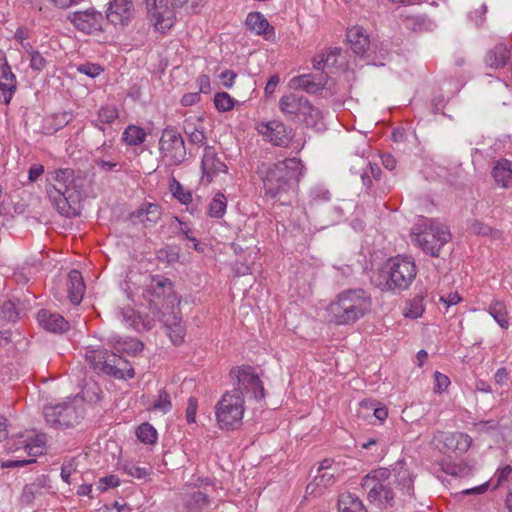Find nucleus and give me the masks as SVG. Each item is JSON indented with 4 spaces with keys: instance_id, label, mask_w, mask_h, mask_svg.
I'll return each mask as SVG.
<instances>
[{
    "instance_id": "obj_1",
    "label": "nucleus",
    "mask_w": 512,
    "mask_h": 512,
    "mask_svg": "<svg viewBox=\"0 0 512 512\" xmlns=\"http://www.w3.org/2000/svg\"><path fill=\"white\" fill-rule=\"evenodd\" d=\"M303 165L297 158H288L271 164H263L260 168L264 195L267 199L279 201L281 204L290 202L293 192L302 174Z\"/></svg>"
},
{
    "instance_id": "obj_2",
    "label": "nucleus",
    "mask_w": 512,
    "mask_h": 512,
    "mask_svg": "<svg viewBox=\"0 0 512 512\" xmlns=\"http://www.w3.org/2000/svg\"><path fill=\"white\" fill-rule=\"evenodd\" d=\"M370 296L362 289H348L339 293L327 307L328 321L349 325L364 317L371 309Z\"/></svg>"
},
{
    "instance_id": "obj_3",
    "label": "nucleus",
    "mask_w": 512,
    "mask_h": 512,
    "mask_svg": "<svg viewBox=\"0 0 512 512\" xmlns=\"http://www.w3.org/2000/svg\"><path fill=\"white\" fill-rule=\"evenodd\" d=\"M47 195L57 211L70 216L74 210L72 204L80 199L72 169H58L47 175Z\"/></svg>"
},
{
    "instance_id": "obj_4",
    "label": "nucleus",
    "mask_w": 512,
    "mask_h": 512,
    "mask_svg": "<svg viewBox=\"0 0 512 512\" xmlns=\"http://www.w3.org/2000/svg\"><path fill=\"white\" fill-rule=\"evenodd\" d=\"M278 106L288 121L303 124L307 127L315 126L322 117L317 107L305 96L297 93L283 95Z\"/></svg>"
},
{
    "instance_id": "obj_5",
    "label": "nucleus",
    "mask_w": 512,
    "mask_h": 512,
    "mask_svg": "<svg viewBox=\"0 0 512 512\" xmlns=\"http://www.w3.org/2000/svg\"><path fill=\"white\" fill-rule=\"evenodd\" d=\"M46 423L56 429H71L79 425L84 418V408L81 400L71 399L43 408Z\"/></svg>"
},
{
    "instance_id": "obj_6",
    "label": "nucleus",
    "mask_w": 512,
    "mask_h": 512,
    "mask_svg": "<svg viewBox=\"0 0 512 512\" xmlns=\"http://www.w3.org/2000/svg\"><path fill=\"white\" fill-rule=\"evenodd\" d=\"M85 356L95 370H100L116 379H131L134 377L135 372L132 365L116 352L97 349L87 351Z\"/></svg>"
},
{
    "instance_id": "obj_7",
    "label": "nucleus",
    "mask_w": 512,
    "mask_h": 512,
    "mask_svg": "<svg viewBox=\"0 0 512 512\" xmlns=\"http://www.w3.org/2000/svg\"><path fill=\"white\" fill-rule=\"evenodd\" d=\"M386 288L391 291H402L409 288L417 275L414 260L408 256L398 255L389 259L386 265Z\"/></svg>"
},
{
    "instance_id": "obj_8",
    "label": "nucleus",
    "mask_w": 512,
    "mask_h": 512,
    "mask_svg": "<svg viewBox=\"0 0 512 512\" xmlns=\"http://www.w3.org/2000/svg\"><path fill=\"white\" fill-rule=\"evenodd\" d=\"M244 398L240 389L225 393L216 405V418L221 428L235 429L243 418Z\"/></svg>"
},
{
    "instance_id": "obj_9",
    "label": "nucleus",
    "mask_w": 512,
    "mask_h": 512,
    "mask_svg": "<svg viewBox=\"0 0 512 512\" xmlns=\"http://www.w3.org/2000/svg\"><path fill=\"white\" fill-rule=\"evenodd\" d=\"M144 297L158 314L163 312V309H173L175 303L179 302L173 291V283L170 279L161 275L151 276Z\"/></svg>"
},
{
    "instance_id": "obj_10",
    "label": "nucleus",
    "mask_w": 512,
    "mask_h": 512,
    "mask_svg": "<svg viewBox=\"0 0 512 512\" xmlns=\"http://www.w3.org/2000/svg\"><path fill=\"white\" fill-rule=\"evenodd\" d=\"M451 234L445 225L432 220L422 231L412 234V241L416 243L426 254L437 257L442 246L448 243Z\"/></svg>"
},
{
    "instance_id": "obj_11",
    "label": "nucleus",
    "mask_w": 512,
    "mask_h": 512,
    "mask_svg": "<svg viewBox=\"0 0 512 512\" xmlns=\"http://www.w3.org/2000/svg\"><path fill=\"white\" fill-rule=\"evenodd\" d=\"M159 151L167 165L176 166L186 159V148L182 135L173 127L162 131L159 140Z\"/></svg>"
},
{
    "instance_id": "obj_12",
    "label": "nucleus",
    "mask_w": 512,
    "mask_h": 512,
    "mask_svg": "<svg viewBox=\"0 0 512 512\" xmlns=\"http://www.w3.org/2000/svg\"><path fill=\"white\" fill-rule=\"evenodd\" d=\"M229 375L232 380L235 379L237 381L235 389L242 391V398L244 394L250 395L257 400L264 398V387L254 368L250 366L236 367L230 371Z\"/></svg>"
},
{
    "instance_id": "obj_13",
    "label": "nucleus",
    "mask_w": 512,
    "mask_h": 512,
    "mask_svg": "<svg viewBox=\"0 0 512 512\" xmlns=\"http://www.w3.org/2000/svg\"><path fill=\"white\" fill-rule=\"evenodd\" d=\"M148 14L156 30L164 33L174 23V9L170 0H147Z\"/></svg>"
},
{
    "instance_id": "obj_14",
    "label": "nucleus",
    "mask_w": 512,
    "mask_h": 512,
    "mask_svg": "<svg viewBox=\"0 0 512 512\" xmlns=\"http://www.w3.org/2000/svg\"><path fill=\"white\" fill-rule=\"evenodd\" d=\"M290 86L294 89L304 90L310 94H315L320 90L328 91L329 95H333L337 92L334 81L324 74H303L293 77L290 80Z\"/></svg>"
},
{
    "instance_id": "obj_15",
    "label": "nucleus",
    "mask_w": 512,
    "mask_h": 512,
    "mask_svg": "<svg viewBox=\"0 0 512 512\" xmlns=\"http://www.w3.org/2000/svg\"><path fill=\"white\" fill-rule=\"evenodd\" d=\"M73 25L80 31L91 34L102 30L103 16L94 9L75 12L71 18Z\"/></svg>"
},
{
    "instance_id": "obj_16",
    "label": "nucleus",
    "mask_w": 512,
    "mask_h": 512,
    "mask_svg": "<svg viewBox=\"0 0 512 512\" xmlns=\"http://www.w3.org/2000/svg\"><path fill=\"white\" fill-rule=\"evenodd\" d=\"M201 168L203 171L202 179L206 180L207 183H211L218 174L227 172L226 164L220 160L212 146L204 148Z\"/></svg>"
},
{
    "instance_id": "obj_17",
    "label": "nucleus",
    "mask_w": 512,
    "mask_h": 512,
    "mask_svg": "<svg viewBox=\"0 0 512 512\" xmlns=\"http://www.w3.org/2000/svg\"><path fill=\"white\" fill-rule=\"evenodd\" d=\"M134 16L132 0H114L110 3L106 18L114 26H125Z\"/></svg>"
},
{
    "instance_id": "obj_18",
    "label": "nucleus",
    "mask_w": 512,
    "mask_h": 512,
    "mask_svg": "<svg viewBox=\"0 0 512 512\" xmlns=\"http://www.w3.org/2000/svg\"><path fill=\"white\" fill-rule=\"evenodd\" d=\"M161 321L163 322L166 334L174 345H180L184 342L186 329L182 323V318L179 312L174 308L171 312H161Z\"/></svg>"
},
{
    "instance_id": "obj_19",
    "label": "nucleus",
    "mask_w": 512,
    "mask_h": 512,
    "mask_svg": "<svg viewBox=\"0 0 512 512\" xmlns=\"http://www.w3.org/2000/svg\"><path fill=\"white\" fill-rule=\"evenodd\" d=\"M258 132L275 146H286L289 142L287 128L281 121L263 122L258 126Z\"/></svg>"
},
{
    "instance_id": "obj_20",
    "label": "nucleus",
    "mask_w": 512,
    "mask_h": 512,
    "mask_svg": "<svg viewBox=\"0 0 512 512\" xmlns=\"http://www.w3.org/2000/svg\"><path fill=\"white\" fill-rule=\"evenodd\" d=\"M16 76L8 62L0 63V103L9 104L16 91Z\"/></svg>"
},
{
    "instance_id": "obj_21",
    "label": "nucleus",
    "mask_w": 512,
    "mask_h": 512,
    "mask_svg": "<svg viewBox=\"0 0 512 512\" xmlns=\"http://www.w3.org/2000/svg\"><path fill=\"white\" fill-rule=\"evenodd\" d=\"M246 26L249 30L257 35H262L266 40L275 39L274 27L270 25L268 20L260 12H251L246 17Z\"/></svg>"
},
{
    "instance_id": "obj_22",
    "label": "nucleus",
    "mask_w": 512,
    "mask_h": 512,
    "mask_svg": "<svg viewBox=\"0 0 512 512\" xmlns=\"http://www.w3.org/2000/svg\"><path fill=\"white\" fill-rule=\"evenodd\" d=\"M23 436H20L19 440H9L6 443V448L8 452H17L23 450L28 456L35 457L43 453V446L45 444V437L43 435H38L35 439V442H28V440H23Z\"/></svg>"
},
{
    "instance_id": "obj_23",
    "label": "nucleus",
    "mask_w": 512,
    "mask_h": 512,
    "mask_svg": "<svg viewBox=\"0 0 512 512\" xmlns=\"http://www.w3.org/2000/svg\"><path fill=\"white\" fill-rule=\"evenodd\" d=\"M494 479H492L490 482L484 483L482 485H479L477 487L466 489L463 491L464 494H482L484 493L489 485H492L493 489H496L498 487H503L506 484H509L512 481V466L506 465L501 469H498L497 472L494 475ZM509 487V485H507Z\"/></svg>"
},
{
    "instance_id": "obj_24",
    "label": "nucleus",
    "mask_w": 512,
    "mask_h": 512,
    "mask_svg": "<svg viewBox=\"0 0 512 512\" xmlns=\"http://www.w3.org/2000/svg\"><path fill=\"white\" fill-rule=\"evenodd\" d=\"M369 488L368 499L381 508L391 507L394 504V493L388 485L380 482L374 483Z\"/></svg>"
},
{
    "instance_id": "obj_25",
    "label": "nucleus",
    "mask_w": 512,
    "mask_h": 512,
    "mask_svg": "<svg viewBox=\"0 0 512 512\" xmlns=\"http://www.w3.org/2000/svg\"><path fill=\"white\" fill-rule=\"evenodd\" d=\"M39 324L46 330L61 333L69 328V323L57 313H52L48 310H40L37 315Z\"/></svg>"
},
{
    "instance_id": "obj_26",
    "label": "nucleus",
    "mask_w": 512,
    "mask_h": 512,
    "mask_svg": "<svg viewBox=\"0 0 512 512\" xmlns=\"http://www.w3.org/2000/svg\"><path fill=\"white\" fill-rule=\"evenodd\" d=\"M492 177L495 182L503 187L508 188L512 186V161L508 159H500L494 163L492 168Z\"/></svg>"
},
{
    "instance_id": "obj_27",
    "label": "nucleus",
    "mask_w": 512,
    "mask_h": 512,
    "mask_svg": "<svg viewBox=\"0 0 512 512\" xmlns=\"http://www.w3.org/2000/svg\"><path fill=\"white\" fill-rule=\"evenodd\" d=\"M346 37L356 54L363 55L368 50L370 44L369 37L362 27L356 26L348 29Z\"/></svg>"
},
{
    "instance_id": "obj_28",
    "label": "nucleus",
    "mask_w": 512,
    "mask_h": 512,
    "mask_svg": "<svg viewBox=\"0 0 512 512\" xmlns=\"http://www.w3.org/2000/svg\"><path fill=\"white\" fill-rule=\"evenodd\" d=\"M68 297L72 304L78 305L85 291V284L81 273L78 270H71L68 274Z\"/></svg>"
},
{
    "instance_id": "obj_29",
    "label": "nucleus",
    "mask_w": 512,
    "mask_h": 512,
    "mask_svg": "<svg viewBox=\"0 0 512 512\" xmlns=\"http://www.w3.org/2000/svg\"><path fill=\"white\" fill-rule=\"evenodd\" d=\"M183 502L190 512H201L208 506V497L197 488L191 487L185 492Z\"/></svg>"
},
{
    "instance_id": "obj_30",
    "label": "nucleus",
    "mask_w": 512,
    "mask_h": 512,
    "mask_svg": "<svg viewBox=\"0 0 512 512\" xmlns=\"http://www.w3.org/2000/svg\"><path fill=\"white\" fill-rule=\"evenodd\" d=\"M161 214V207L158 204L144 203L132 215L142 223L153 225L160 220Z\"/></svg>"
},
{
    "instance_id": "obj_31",
    "label": "nucleus",
    "mask_w": 512,
    "mask_h": 512,
    "mask_svg": "<svg viewBox=\"0 0 512 512\" xmlns=\"http://www.w3.org/2000/svg\"><path fill=\"white\" fill-rule=\"evenodd\" d=\"M114 352L118 353H127L135 355L138 352L143 350V344L132 338L122 339L118 336H113L109 340Z\"/></svg>"
},
{
    "instance_id": "obj_32",
    "label": "nucleus",
    "mask_w": 512,
    "mask_h": 512,
    "mask_svg": "<svg viewBox=\"0 0 512 512\" xmlns=\"http://www.w3.org/2000/svg\"><path fill=\"white\" fill-rule=\"evenodd\" d=\"M510 58V50L505 44H498L488 51L485 57V63L491 68H500L506 65Z\"/></svg>"
},
{
    "instance_id": "obj_33",
    "label": "nucleus",
    "mask_w": 512,
    "mask_h": 512,
    "mask_svg": "<svg viewBox=\"0 0 512 512\" xmlns=\"http://www.w3.org/2000/svg\"><path fill=\"white\" fill-rule=\"evenodd\" d=\"M119 118L118 109L112 105L100 107L97 111V119L91 121V125L98 128L102 132L105 131L103 124H112Z\"/></svg>"
},
{
    "instance_id": "obj_34",
    "label": "nucleus",
    "mask_w": 512,
    "mask_h": 512,
    "mask_svg": "<svg viewBox=\"0 0 512 512\" xmlns=\"http://www.w3.org/2000/svg\"><path fill=\"white\" fill-rule=\"evenodd\" d=\"M339 512H367L362 501L351 493H343L338 499Z\"/></svg>"
},
{
    "instance_id": "obj_35",
    "label": "nucleus",
    "mask_w": 512,
    "mask_h": 512,
    "mask_svg": "<svg viewBox=\"0 0 512 512\" xmlns=\"http://www.w3.org/2000/svg\"><path fill=\"white\" fill-rule=\"evenodd\" d=\"M425 311L424 296L416 295L412 299L406 301L403 314L407 318L417 319L422 316Z\"/></svg>"
},
{
    "instance_id": "obj_36",
    "label": "nucleus",
    "mask_w": 512,
    "mask_h": 512,
    "mask_svg": "<svg viewBox=\"0 0 512 512\" xmlns=\"http://www.w3.org/2000/svg\"><path fill=\"white\" fill-rule=\"evenodd\" d=\"M146 132L143 128L136 125H129L123 132V141L131 146L142 144L146 139Z\"/></svg>"
},
{
    "instance_id": "obj_37",
    "label": "nucleus",
    "mask_w": 512,
    "mask_h": 512,
    "mask_svg": "<svg viewBox=\"0 0 512 512\" xmlns=\"http://www.w3.org/2000/svg\"><path fill=\"white\" fill-rule=\"evenodd\" d=\"M227 199L223 193H216L208 206V215L213 218H222L226 212Z\"/></svg>"
},
{
    "instance_id": "obj_38",
    "label": "nucleus",
    "mask_w": 512,
    "mask_h": 512,
    "mask_svg": "<svg viewBox=\"0 0 512 512\" xmlns=\"http://www.w3.org/2000/svg\"><path fill=\"white\" fill-rule=\"evenodd\" d=\"M488 312L502 328H508L507 310L503 302L499 300L493 301L489 306Z\"/></svg>"
},
{
    "instance_id": "obj_39",
    "label": "nucleus",
    "mask_w": 512,
    "mask_h": 512,
    "mask_svg": "<svg viewBox=\"0 0 512 512\" xmlns=\"http://www.w3.org/2000/svg\"><path fill=\"white\" fill-rule=\"evenodd\" d=\"M43 485L40 482H33L24 486L20 500L25 505H30L42 494Z\"/></svg>"
},
{
    "instance_id": "obj_40",
    "label": "nucleus",
    "mask_w": 512,
    "mask_h": 512,
    "mask_svg": "<svg viewBox=\"0 0 512 512\" xmlns=\"http://www.w3.org/2000/svg\"><path fill=\"white\" fill-rule=\"evenodd\" d=\"M169 188L173 196L179 200L182 204H189L192 202V193L186 190L183 185L178 182L175 178H171L169 181Z\"/></svg>"
},
{
    "instance_id": "obj_41",
    "label": "nucleus",
    "mask_w": 512,
    "mask_h": 512,
    "mask_svg": "<svg viewBox=\"0 0 512 512\" xmlns=\"http://www.w3.org/2000/svg\"><path fill=\"white\" fill-rule=\"evenodd\" d=\"M171 408L172 403L170 395L167 393L166 390L161 389L149 409L152 411H157L166 414L171 410Z\"/></svg>"
},
{
    "instance_id": "obj_42",
    "label": "nucleus",
    "mask_w": 512,
    "mask_h": 512,
    "mask_svg": "<svg viewBox=\"0 0 512 512\" xmlns=\"http://www.w3.org/2000/svg\"><path fill=\"white\" fill-rule=\"evenodd\" d=\"M137 438L145 444H153L157 440V431L149 423H142L136 430Z\"/></svg>"
},
{
    "instance_id": "obj_43",
    "label": "nucleus",
    "mask_w": 512,
    "mask_h": 512,
    "mask_svg": "<svg viewBox=\"0 0 512 512\" xmlns=\"http://www.w3.org/2000/svg\"><path fill=\"white\" fill-rule=\"evenodd\" d=\"M394 482L397 483V486L402 491L403 495H412L413 492V479L408 470H401L397 475H395Z\"/></svg>"
},
{
    "instance_id": "obj_44",
    "label": "nucleus",
    "mask_w": 512,
    "mask_h": 512,
    "mask_svg": "<svg viewBox=\"0 0 512 512\" xmlns=\"http://www.w3.org/2000/svg\"><path fill=\"white\" fill-rule=\"evenodd\" d=\"M390 476L391 472L389 469L379 468L377 470L372 471L365 477L362 486L368 488L371 487L376 482L384 483L386 480L390 478Z\"/></svg>"
},
{
    "instance_id": "obj_45",
    "label": "nucleus",
    "mask_w": 512,
    "mask_h": 512,
    "mask_svg": "<svg viewBox=\"0 0 512 512\" xmlns=\"http://www.w3.org/2000/svg\"><path fill=\"white\" fill-rule=\"evenodd\" d=\"M23 46L30 55L31 69L37 72L42 71L47 65V61L44 56L39 51L34 50L30 44Z\"/></svg>"
},
{
    "instance_id": "obj_46",
    "label": "nucleus",
    "mask_w": 512,
    "mask_h": 512,
    "mask_svg": "<svg viewBox=\"0 0 512 512\" xmlns=\"http://www.w3.org/2000/svg\"><path fill=\"white\" fill-rule=\"evenodd\" d=\"M215 107L221 112H227L233 109L234 99L226 92L217 93L214 97Z\"/></svg>"
},
{
    "instance_id": "obj_47",
    "label": "nucleus",
    "mask_w": 512,
    "mask_h": 512,
    "mask_svg": "<svg viewBox=\"0 0 512 512\" xmlns=\"http://www.w3.org/2000/svg\"><path fill=\"white\" fill-rule=\"evenodd\" d=\"M399 17L403 21L406 28L414 31L421 30L425 25V18L422 16L400 13Z\"/></svg>"
},
{
    "instance_id": "obj_48",
    "label": "nucleus",
    "mask_w": 512,
    "mask_h": 512,
    "mask_svg": "<svg viewBox=\"0 0 512 512\" xmlns=\"http://www.w3.org/2000/svg\"><path fill=\"white\" fill-rule=\"evenodd\" d=\"M310 206H316L322 202H328L331 198L330 192L326 189L315 188L310 192Z\"/></svg>"
},
{
    "instance_id": "obj_49",
    "label": "nucleus",
    "mask_w": 512,
    "mask_h": 512,
    "mask_svg": "<svg viewBox=\"0 0 512 512\" xmlns=\"http://www.w3.org/2000/svg\"><path fill=\"white\" fill-rule=\"evenodd\" d=\"M455 446H454V452L456 453H464L466 452L470 446H471V438L469 435L455 432Z\"/></svg>"
},
{
    "instance_id": "obj_50",
    "label": "nucleus",
    "mask_w": 512,
    "mask_h": 512,
    "mask_svg": "<svg viewBox=\"0 0 512 512\" xmlns=\"http://www.w3.org/2000/svg\"><path fill=\"white\" fill-rule=\"evenodd\" d=\"M196 122H199V128L195 132H191L188 139L191 144L201 146L205 144L207 137L205 135L201 118H196Z\"/></svg>"
},
{
    "instance_id": "obj_51",
    "label": "nucleus",
    "mask_w": 512,
    "mask_h": 512,
    "mask_svg": "<svg viewBox=\"0 0 512 512\" xmlns=\"http://www.w3.org/2000/svg\"><path fill=\"white\" fill-rule=\"evenodd\" d=\"M124 471L128 475L139 479L145 478L149 474V471L146 467H140L134 463L126 464L124 466Z\"/></svg>"
},
{
    "instance_id": "obj_52",
    "label": "nucleus",
    "mask_w": 512,
    "mask_h": 512,
    "mask_svg": "<svg viewBox=\"0 0 512 512\" xmlns=\"http://www.w3.org/2000/svg\"><path fill=\"white\" fill-rule=\"evenodd\" d=\"M80 73L88 75L90 77H96L102 72V68L97 64L85 63L77 67Z\"/></svg>"
},
{
    "instance_id": "obj_53",
    "label": "nucleus",
    "mask_w": 512,
    "mask_h": 512,
    "mask_svg": "<svg viewBox=\"0 0 512 512\" xmlns=\"http://www.w3.org/2000/svg\"><path fill=\"white\" fill-rule=\"evenodd\" d=\"M486 12L487 6L485 4H480L477 8L470 11L469 17L476 23V25H481L484 22V16Z\"/></svg>"
},
{
    "instance_id": "obj_54",
    "label": "nucleus",
    "mask_w": 512,
    "mask_h": 512,
    "mask_svg": "<svg viewBox=\"0 0 512 512\" xmlns=\"http://www.w3.org/2000/svg\"><path fill=\"white\" fill-rule=\"evenodd\" d=\"M434 379H435V392H438V393H441L442 391L446 390L450 384V379L448 378V376H446L440 372H435Z\"/></svg>"
},
{
    "instance_id": "obj_55",
    "label": "nucleus",
    "mask_w": 512,
    "mask_h": 512,
    "mask_svg": "<svg viewBox=\"0 0 512 512\" xmlns=\"http://www.w3.org/2000/svg\"><path fill=\"white\" fill-rule=\"evenodd\" d=\"M197 407H198L197 399L194 397H190L188 399V405L186 408V420L188 423L195 422Z\"/></svg>"
},
{
    "instance_id": "obj_56",
    "label": "nucleus",
    "mask_w": 512,
    "mask_h": 512,
    "mask_svg": "<svg viewBox=\"0 0 512 512\" xmlns=\"http://www.w3.org/2000/svg\"><path fill=\"white\" fill-rule=\"evenodd\" d=\"M119 485V478L115 475L103 477L99 481V489L105 491L109 488H114Z\"/></svg>"
},
{
    "instance_id": "obj_57",
    "label": "nucleus",
    "mask_w": 512,
    "mask_h": 512,
    "mask_svg": "<svg viewBox=\"0 0 512 512\" xmlns=\"http://www.w3.org/2000/svg\"><path fill=\"white\" fill-rule=\"evenodd\" d=\"M178 225H179V231L185 236V238L191 242H193L194 244V249L195 250H198L199 249V242L198 240L196 239V237L192 236L191 235V229L188 227V225L180 220H178Z\"/></svg>"
},
{
    "instance_id": "obj_58",
    "label": "nucleus",
    "mask_w": 512,
    "mask_h": 512,
    "mask_svg": "<svg viewBox=\"0 0 512 512\" xmlns=\"http://www.w3.org/2000/svg\"><path fill=\"white\" fill-rule=\"evenodd\" d=\"M32 462H34V459H32V458L25 459V458H21L20 456H18L16 459H11V460H7V461L3 462L2 467L15 468V467L25 466Z\"/></svg>"
},
{
    "instance_id": "obj_59",
    "label": "nucleus",
    "mask_w": 512,
    "mask_h": 512,
    "mask_svg": "<svg viewBox=\"0 0 512 512\" xmlns=\"http://www.w3.org/2000/svg\"><path fill=\"white\" fill-rule=\"evenodd\" d=\"M336 63V60L333 59L332 62H330V57L326 55H317L313 58V67L316 70H321L325 65H334Z\"/></svg>"
},
{
    "instance_id": "obj_60",
    "label": "nucleus",
    "mask_w": 512,
    "mask_h": 512,
    "mask_svg": "<svg viewBox=\"0 0 512 512\" xmlns=\"http://www.w3.org/2000/svg\"><path fill=\"white\" fill-rule=\"evenodd\" d=\"M470 230L477 235H489L492 233L491 227L484 225L479 221H474L470 226Z\"/></svg>"
},
{
    "instance_id": "obj_61",
    "label": "nucleus",
    "mask_w": 512,
    "mask_h": 512,
    "mask_svg": "<svg viewBox=\"0 0 512 512\" xmlns=\"http://www.w3.org/2000/svg\"><path fill=\"white\" fill-rule=\"evenodd\" d=\"M74 471V468H73V464L71 462H68V463H64L61 467V478L62 480L67 483V484H70L71 481H70V477L72 475Z\"/></svg>"
},
{
    "instance_id": "obj_62",
    "label": "nucleus",
    "mask_w": 512,
    "mask_h": 512,
    "mask_svg": "<svg viewBox=\"0 0 512 512\" xmlns=\"http://www.w3.org/2000/svg\"><path fill=\"white\" fill-rule=\"evenodd\" d=\"M220 78L223 81V85L226 88H230L234 83V79L236 78V73L231 70H225L220 74Z\"/></svg>"
},
{
    "instance_id": "obj_63",
    "label": "nucleus",
    "mask_w": 512,
    "mask_h": 512,
    "mask_svg": "<svg viewBox=\"0 0 512 512\" xmlns=\"http://www.w3.org/2000/svg\"><path fill=\"white\" fill-rule=\"evenodd\" d=\"M320 474H318L316 477H315V481L317 482V485H323V486H326L328 485L330 482L333 481L334 479V475L332 473H329L327 471H324V472H319Z\"/></svg>"
},
{
    "instance_id": "obj_64",
    "label": "nucleus",
    "mask_w": 512,
    "mask_h": 512,
    "mask_svg": "<svg viewBox=\"0 0 512 512\" xmlns=\"http://www.w3.org/2000/svg\"><path fill=\"white\" fill-rule=\"evenodd\" d=\"M200 101V95L199 93H188L185 94L182 99L181 103L183 106H192Z\"/></svg>"
}]
</instances>
